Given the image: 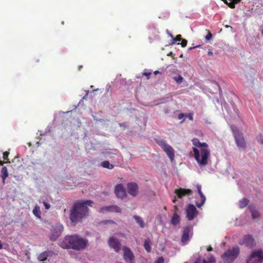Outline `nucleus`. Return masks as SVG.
Returning a JSON list of instances; mask_svg holds the SVG:
<instances>
[{"mask_svg":"<svg viewBox=\"0 0 263 263\" xmlns=\"http://www.w3.org/2000/svg\"><path fill=\"white\" fill-rule=\"evenodd\" d=\"M91 200H86L76 203L70 211L69 218L72 223H76L87 216V206H91Z\"/></svg>","mask_w":263,"mask_h":263,"instance_id":"1","label":"nucleus"},{"mask_svg":"<svg viewBox=\"0 0 263 263\" xmlns=\"http://www.w3.org/2000/svg\"><path fill=\"white\" fill-rule=\"evenodd\" d=\"M88 241L80 236L73 235L66 236L59 242L60 246L63 249H72L76 250L84 249Z\"/></svg>","mask_w":263,"mask_h":263,"instance_id":"2","label":"nucleus"},{"mask_svg":"<svg viewBox=\"0 0 263 263\" xmlns=\"http://www.w3.org/2000/svg\"><path fill=\"white\" fill-rule=\"evenodd\" d=\"M194 158L200 168H202L209 164L210 161V151L208 148L202 147L201 149L193 147Z\"/></svg>","mask_w":263,"mask_h":263,"instance_id":"3","label":"nucleus"},{"mask_svg":"<svg viewBox=\"0 0 263 263\" xmlns=\"http://www.w3.org/2000/svg\"><path fill=\"white\" fill-rule=\"evenodd\" d=\"M239 253V248L237 246L229 249L221 256L223 262H233L238 257Z\"/></svg>","mask_w":263,"mask_h":263,"instance_id":"4","label":"nucleus"},{"mask_svg":"<svg viewBox=\"0 0 263 263\" xmlns=\"http://www.w3.org/2000/svg\"><path fill=\"white\" fill-rule=\"evenodd\" d=\"M156 143L165 152L170 160L173 161L175 156V151L173 148L163 139L157 140Z\"/></svg>","mask_w":263,"mask_h":263,"instance_id":"5","label":"nucleus"},{"mask_svg":"<svg viewBox=\"0 0 263 263\" xmlns=\"http://www.w3.org/2000/svg\"><path fill=\"white\" fill-rule=\"evenodd\" d=\"M231 128L237 146L239 148L245 149L246 147V142L242 133L236 127H232Z\"/></svg>","mask_w":263,"mask_h":263,"instance_id":"6","label":"nucleus"},{"mask_svg":"<svg viewBox=\"0 0 263 263\" xmlns=\"http://www.w3.org/2000/svg\"><path fill=\"white\" fill-rule=\"evenodd\" d=\"M262 261L263 251L261 249H257L253 251L247 263H260Z\"/></svg>","mask_w":263,"mask_h":263,"instance_id":"7","label":"nucleus"},{"mask_svg":"<svg viewBox=\"0 0 263 263\" xmlns=\"http://www.w3.org/2000/svg\"><path fill=\"white\" fill-rule=\"evenodd\" d=\"M63 231V226L60 223L55 224L52 227L49 238L50 239L54 241L61 235Z\"/></svg>","mask_w":263,"mask_h":263,"instance_id":"8","label":"nucleus"},{"mask_svg":"<svg viewBox=\"0 0 263 263\" xmlns=\"http://www.w3.org/2000/svg\"><path fill=\"white\" fill-rule=\"evenodd\" d=\"M123 258L126 263H135V256L130 248L124 246L122 248Z\"/></svg>","mask_w":263,"mask_h":263,"instance_id":"9","label":"nucleus"},{"mask_svg":"<svg viewBox=\"0 0 263 263\" xmlns=\"http://www.w3.org/2000/svg\"><path fill=\"white\" fill-rule=\"evenodd\" d=\"M186 217L189 220H192L198 215L196 207L192 204H189L186 208Z\"/></svg>","mask_w":263,"mask_h":263,"instance_id":"10","label":"nucleus"},{"mask_svg":"<svg viewBox=\"0 0 263 263\" xmlns=\"http://www.w3.org/2000/svg\"><path fill=\"white\" fill-rule=\"evenodd\" d=\"M192 227L190 226L186 227L183 231L181 237V242L183 243H186L190 240V238L192 235Z\"/></svg>","mask_w":263,"mask_h":263,"instance_id":"11","label":"nucleus"},{"mask_svg":"<svg viewBox=\"0 0 263 263\" xmlns=\"http://www.w3.org/2000/svg\"><path fill=\"white\" fill-rule=\"evenodd\" d=\"M115 193L119 198L123 199L126 196V192L122 184H118L115 187Z\"/></svg>","mask_w":263,"mask_h":263,"instance_id":"12","label":"nucleus"},{"mask_svg":"<svg viewBox=\"0 0 263 263\" xmlns=\"http://www.w3.org/2000/svg\"><path fill=\"white\" fill-rule=\"evenodd\" d=\"M108 243L109 247L114 249L115 252H118L120 251L121 244L118 240L111 237L109 238Z\"/></svg>","mask_w":263,"mask_h":263,"instance_id":"13","label":"nucleus"},{"mask_svg":"<svg viewBox=\"0 0 263 263\" xmlns=\"http://www.w3.org/2000/svg\"><path fill=\"white\" fill-rule=\"evenodd\" d=\"M128 193L133 197L137 195L139 192L138 185L135 183H129L127 184Z\"/></svg>","mask_w":263,"mask_h":263,"instance_id":"14","label":"nucleus"},{"mask_svg":"<svg viewBox=\"0 0 263 263\" xmlns=\"http://www.w3.org/2000/svg\"><path fill=\"white\" fill-rule=\"evenodd\" d=\"M197 189L198 194L200 197V201H199V199H197L196 201V204L198 208H200L204 204L206 200V198L201 191V186L199 184H198L197 185Z\"/></svg>","mask_w":263,"mask_h":263,"instance_id":"15","label":"nucleus"},{"mask_svg":"<svg viewBox=\"0 0 263 263\" xmlns=\"http://www.w3.org/2000/svg\"><path fill=\"white\" fill-rule=\"evenodd\" d=\"M121 209L117 205H109L101 208L99 210L100 213H105L106 212H116L120 213Z\"/></svg>","mask_w":263,"mask_h":263,"instance_id":"16","label":"nucleus"},{"mask_svg":"<svg viewBox=\"0 0 263 263\" xmlns=\"http://www.w3.org/2000/svg\"><path fill=\"white\" fill-rule=\"evenodd\" d=\"M241 245H244L247 247H252L255 245V241L252 236L250 235L244 237L242 242H240Z\"/></svg>","mask_w":263,"mask_h":263,"instance_id":"17","label":"nucleus"},{"mask_svg":"<svg viewBox=\"0 0 263 263\" xmlns=\"http://www.w3.org/2000/svg\"><path fill=\"white\" fill-rule=\"evenodd\" d=\"M174 192L177 196L179 198H181L185 195H189L192 194V191L191 190L184 189L182 188L175 190Z\"/></svg>","mask_w":263,"mask_h":263,"instance_id":"18","label":"nucleus"},{"mask_svg":"<svg viewBox=\"0 0 263 263\" xmlns=\"http://www.w3.org/2000/svg\"><path fill=\"white\" fill-rule=\"evenodd\" d=\"M193 144L196 146L198 149H202V147L208 148L209 147L207 143L205 142L201 143L197 138H194L192 140Z\"/></svg>","mask_w":263,"mask_h":263,"instance_id":"19","label":"nucleus"},{"mask_svg":"<svg viewBox=\"0 0 263 263\" xmlns=\"http://www.w3.org/2000/svg\"><path fill=\"white\" fill-rule=\"evenodd\" d=\"M180 218L176 212H174L171 219V223L174 226H176L180 222Z\"/></svg>","mask_w":263,"mask_h":263,"instance_id":"20","label":"nucleus"},{"mask_svg":"<svg viewBox=\"0 0 263 263\" xmlns=\"http://www.w3.org/2000/svg\"><path fill=\"white\" fill-rule=\"evenodd\" d=\"M133 218L141 228H143L145 227L144 222L141 217L139 216L134 215Z\"/></svg>","mask_w":263,"mask_h":263,"instance_id":"21","label":"nucleus"},{"mask_svg":"<svg viewBox=\"0 0 263 263\" xmlns=\"http://www.w3.org/2000/svg\"><path fill=\"white\" fill-rule=\"evenodd\" d=\"M49 251H45L41 253L38 256V259L40 261L45 260L50 254Z\"/></svg>","mask_w":263,"mask_h":263,"instance_id":"22","label":"nucleus"},{"mask_svg":"<svg viewBox=\"0 0 263 263\" xmlns=\"http://www.w3.org/2000/svg\"><path fill=\"white\" fill-rule=\"evenodd\" d=\"M1 177L3 179V181L4 183L6 178L8 176V173L7 168L6 166L3 167L1 171Z\"/></svg>","mask_w":263,"mask_h":263,"instance_id":"23","label":"nucleus"},{"mask_svg":"<svg viewBox=\"0 0 263 263\" xmlns=\"http://www.w3.org/2000/svg\"><path fill=\"white\" fill-rule=\"evenodd\" d=\"M33 214L38 218H41L40 208L36 205L32 211Z\"/></svg>","mask_w":263,"mask_h":263,"instance_id":"24","label":"nucleus"},{"mask_svg":"<svg viewBox=\"0 0 263 263\" xmlns=\"http://www.w3.org/2000/svg\"><path fill=\"white\" fill-rule=\"evenodd\" d=\"M144 247L145 249L148 252H149L151 250V240L149 239H146L145 240L144 242Z\"/></svg>","mask_w":263,"mask_h":263,"instance_id":"25","label":"nucleus"},{"mask_svg":"<svg viewBox=\"0 0 263 263\" xmlns=\"http://www.w3.org/2000/svg\"><path fill=\"white\" fill-rule=\"evenodd\" d=\"M101 165L104 168H107L110 170L114 168V165L110 164L108 161L103 162Z\"/></svg>","mask_w":263,"mask_h":263,"instance_id":"26","label":"nucleus"},{"mask_svg":"<svg viewBox=\"0 0 263 263\" xmlns=\"http://www.w3.org/2000/svg\"><path fill=\"white\" fill-rule=\"evenodd\" d=\"M249 203V201L246 199L243 198L239 201V207L240 208H243L247 206Z\"/></svg>","mask_w":263,"mask_h":263,"instance_id":"27","label":"nucleus"},{"mask_svg":"<svg viewBox=\"0 0 263 263\" xmlns=\"http://www.w3.org/2000/svg\"><path fill=\"white\" fill-rule=\"evenodd\" d=\"M251 212L253 218H256L259 215V212L254 209H251Z\"/></svg>","mask_w":263,"mask_h":263,"instance_id":"28","label":"nucleus"},{"mask_svg":"<svg viewBox=\"0 0 263 263\" xmlns=\"http://www.w3.org/2000/svg\"><path fill=\"white\" fill-rule=\"evenodd\" d=\"M174 80L177 83H181L183 81V77L179 75L178 77H175L173 78Z\"/></svg>","mask_w":263,"mask_h":263,"instance_id":"29","label":"nucleus"},{"mask_svg":"<svg viewBox=\"0 0 263 263\" xmlns=\"http://www.w3.org/2000/svg\"><path fill=\"white\" fill-rule=\"evenodd\" d=\"M182 40L181 35L179 34L176 36L175 38L173 37L172 39V44H174V43L176 41H180Z\"/></svg>","mask_w":263,"mask_h":263,"instance_id":"30","label":"nucleus"},{"mask_svg":"<svg viewBox=\"0 0 263 263\" xmlns=\"http://www.w3.org/2000/svg\"><path fill=\"white\" fill-rule=\"evenodd\" d=\"M105 155L106 157H108L109 158H111L114 159V158L115 157V154H111L108 152H106Z\"/></svg>","mask_w":263,"mask_h":263,"instance_id":"31","label":"nucleus"},{"mask_svg":"<svg viewBox=\"0 0 263 263\" xmlns=\"http://www.w3.org/2000/svg\"><path fill=\"white\" fill-rule=\"evenodd\" d=\"M231 2L228 3L227 5L231 8H234L235 7V4H236L234 0H230Z\"/></svg>","mask_w":263,"mask_h":263,"instance_id":"32","label":"nucleus"},{"mask_svg":"<svg viewBox=\"0 0 263 263\" xmlns=\"http://www.w3.org/2000/svg\"><path fill=\"white\" fill-rule=\"evenodd\" d=\"M43 203L46 210H48L50 208V205L49 203L45 201H43Z\"/></svg>","mask_w":263,"mask_h":263,"instance_id":"33","label":"nucleus"},{"mask_svg":"<svg viewBox=\"0 0 263 263\" xmlns=\"http://www.w3.org/2000/svg\"><path fill=\"white\" fill-rule=\"evenodd\" d=\"M181 41H182V42H181V44L182 47H185L187 45V41L185 39H182Z\"/></svg>","mask_w":263,"mask_h":263,"instance_id":"34","label":"nucleus"},{"mask_svg":"<svg viewBox=\"0 0 263 263\" xmlns=\"http://www.w3.org/2000/svg\"><path fill=\"white\" fill-rule=\"evenodd\" d=\"M164 259L163 257H159L156 261L155 263H163Z\"/></svg>","mask_w":263,"mask_h":263,"instance_id":"35","label":"nucleus"},{"mask_svg":"<svg viewBox=\"0 0 263 263\" xmlns=\"http://www.w3.org/2000/svg\"><path fill=\"white\" fill-rule=\"evenodd\" d=\"M9 154V153L8 152H5L3 153V158L4 160L7 159Z\"/></svg>","mask_w":263,"mask_h":263,"instance_id":"36","label":"nucleus"},{"mask_svg":"<svg viewBox=\"0 0 263 263\" xmlns=\"http://www.w3.org/2000/svg\"><path fill=\"white\" fill-rule=\"evenodd\" d=\"M208 261L210 263H213L215 262V259L213 256H211L209 259Z\"/></svg>","mask_w":263,"mask_h":263,"instance_id":"37","label":"nucleus"},{"mask_svg":"<svg viewBox=\"0 0 263 263\" xmlns=\"http://www.w3.org/2000/svg\"><path fill=\"white\" fill-rule=\"evenodd\" d=\"M212 34H211V32H209L208 34L205 36V39L206 40H210L212 38Z\"/></svg>","mask_w":263,"mask_h":263,"instance_id":"38","label":"nucleus"},{"mask_svg":"<svg viewBox=\"0 0 263 263\" xmlns=\"http://www.w3.org/2000/svg\"><path fill=\"white\" fill-rule=\"evenodd\" d=\"M258 142L263 145V137L262 136H260L258 138Z\"/></svg>","mask_w":263,"mask_h":263,"instance_id":"39","label":"nucleus"},{"mask_svg":"<svg viewBox=\"0 0 263 263\" xmlns=\"http://www.w3.org/2000/svg\"><path fill=\"white\" fill-rule=\"evenodd\" d=\"M184 115L183 114L181 113V114H180L179 115H178V119H182L183 118Z\"/></svg>","mask_w":263,"mask_h":263,"instance_id":"40","label":"nucleus"},{"mask_svg":"<svg viewBox=\"0 0 263 263\" xmlns=\"http://www.w3.org/2000/svg\"><path fill=\"white\" fill-rule=\"evenodd\" d=\"M188 117H189V119L190 120L192 121L193 120V115L192 114H190L188 115Z\"/></svg>","mask_w":263,"mask_h":263,"instance_id":"41","label":"nucleus"},{"mask_svg":"<svg viewBox=\"0 0 263 263\" xmlns=\"http://www.w3.org/2000/svg\"><path fill=\"white\" fill-rule=\"evenodd\" d=\"M167 33L168 34V35L173 39V36L172 34L168 32V30H167Z\"/></svg>","mask_w":263,"mask_h":263,"instance_id":"42","label":"nucleus"},{"mask_svg":"<svg viewBox=\"0 0 263 263\" xmlns=\"http://www.w3.org/2000/svg\"><path fill=\"white\" fill-rule=\"evenodd\" d=\"M151 74V73H149H149H146V72H145V73H144V75H145V76H147V77H148Z\"/></svg>","mask_w":263,"mask_h":263,"instance_id":"43","label":"nucleus"},{"mask_svg":"<svg viewBox=\"0 0 263 263\" xmlns=\"http://www.w3.org/2000/svg\"><path fill=\"white\" fill-rule=\"evenodd\" d=\"M212 248L211 247H209L208 249H207V251H212Z\"/></svg>","mask_w":263,"mask_h":263,"instance_id":"44","label":"nucleus"},{"mask_svg":"<svg viewBox=\"0 0 263 263\" xmlns=\"http://www.w3.org/2000/svg\"><path fill=\"white\" fill-rule=\"evenodd\" d=\"M198 46H195V47H190V48H189V50H192V49H194V48H195L198 47Z\"/></svg>","mask_w":263,"mask_h":263,"instance_id":"45","label":"nucleus"},{"mask_svg":"<svg viewBox=\"0 0 263 263\" xmlns=\"http://www.w3.org/2000/svg\"><path fill=\"white\" fill-rule=\"evenodd\" d=\"M234 2H235L236 3H238L240 2V1H241V0H234Z\"/></svg>","mask_w":263,"mask_h":263,"instance_id":"46","label":"nucleus"},{"mask_svg":"<svg viewBox=\"0 0 263 263\" xmlns=\"http://www.w3.org/2000/svg\"><path fill=\"white\" fill-rule=\"evenodd\" d=\"M159 73H160V72L159 71H158V70H156V71H155L154 72L155 74H157Z\"/></svg>","mask_w":263,"mask_h":263,"instance_id":"47","label":"nucleus"},{"mask_svg":"<svg viewBox=\"0 0 263 263\" xmlns=\"http://www.w3.org/2000/svg\"><path fill=\"white\" fill-rule=\"evenodd\" d=\"M164 112H165V114H168L170 111H169L168 109H166L164 111Z\"/></svg>","mask_w":263,"mask_h":263,"instance_id":"48","label":"nucleus"},{"mask_svg":"<svg viewBox=\"0 0 263 263\" xmlns=\"http://www.w3.org/2000/svg\"><path fill=\"white\" fill-rule=\"evenodd\" d=\"M177 201V199L176 198H175L173 200V203H175Z\"/></svg>","mask_w":263,"mask_h":263,"instance_id":"49","label":"nucleus"},{"mask_svg":"<svg viewBox=\"0 0 263 263\" xmlns=\"http://www.w3.org/2000/svg\"><path fill=\"white\" fill-rule=\"evenodd\" d=\"M4 164V162H3L2 161H0V165H3Z\"/></svg>","mask_w":263,"mask_h":263,"instance_id":"50","label":"nucleus"},{"mask_svg":"<svg viewBox=\"0 0 263 263\" xmlns=\"http://www.w3.org/2000/svg\"><path fill=\"white\" fill-rule=\"evenodd\" d=\"M2 248V245L1 241H0V249H1Z\"/></svg>","mask_w":263,"mask_h":263,"instance_id":"51","label":"nucleus"},{"mask_svg":"<svg viewBox=\"0 0 263 263\" xmlns=\"http://www.w3.org/2000/svg\"><path fill=\"white\" fill-rule=\"evenodd\" d=\"M82 67V66H80L79 67V69L80 70V68H81Z\"/></svg>","mask_w":263,"mask_h":263,"instance_id":"52","label":"nucleus"},{"mask_svg":"<svg viewBox=\"0 0 263 263\" xmlns=\"http://www.w3.org/2000/svg\"><path fill=\"white\" fill-rule=\"evenodd\" d=\"M88 94V92L86 93V96H85L84 97H83V99H84L85 98V97H86V96Z\"/></svg>","mask_w":263,"mask_h":263,"instance_id":"53","label":"nucleus"},{"mask_svg":"<svg viewBox=\"0 0 263 263\" xmlns=\"http://www.w3.org/2000/svg\"><path fill=\"white\" fill-rule=\"evenodd\" d=\"M123 124H124V123H121V124H120V125L121 126H122V125H123Z\"/></svg>","mask_w":263,"mask_h":263,"instance_id":"54","label":"nucleus"},{"mask_svg":"<svg viewBox=\"0 0 263 263\" xmlns=\"http://www.w3.org/2000/svg\"><path fill=\"white\" fill-rule=\"evenodd\" d=\"M262 33L263 34V30H262Z\"/></svg>","mask_w":263,"mask_h":263,"instance_id":"55","label":"nucleus"}]
</instances>
